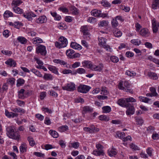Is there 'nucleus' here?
Instances as JSON below:
<instances>
[{"label":"nucleus","mask_w":159,"mask_h":159,"mask_svg":"<svg viewBox=\"0 0 159 159\" xmlns=\"http://www.w3.org/2000/svg\"><path fill=\"white\" fill-rule=\"evenodd\" d=\"M14 127L9 126L6 128L7 135L10 138L17 140L20 138V135L18 131H15Z\"/></svg>","instance_id":"1"},{"label":"nucleus","mask_w":159,"mask_h":159,"mask_svg":"<svg viewBox=\"0 0 159 159\" xmlns=\"http://www.w3.org/2000/svg\"><path fill=\"white\" fill-rule=\"evenodd\" d=\"M59 41L55 43V45L59 48L65 47L67 44V39L64 37H61L59 38Z\"/></svg>","instance_id":"2"},{"label":"nucleus","mask_w":159,"mask_h":159,"mask_svg":"<svg viewBox=\"0 0 159 159\" xmlns=\"http://www.w3.org/2000/svg\"><path fill=\"white\" fill-rule=\"evenodd\" d=\"M91 89V87L89 86L80 84L77 88V91L79 92L83 93H88Z\"/></svg>","instance_id":"3"},{"label":"nucleus","mask_w":159,"mask_h":159,"mask_svg":"<svg viewBox=\"0 0 159 159\" xmlns=\"http://www.w3.org/2000/svg\"><path fill=\"white\" fill-rule=\"evenodd\" d=\"M62 88L63 90L69 91H73L76 89L75 85V84L70 82L67 84L65 85L62 86Z\"/></svg>","instance_id":"4"},{"label":"nucleus","mask_w":159,"mask_h":159,"mask_svg":"<svg viewBox=\"0 0 159 159\" xmlns=\"http://www.w3.org/2000/svg\"><path fill=\"white\" fill-rule=\"evenodd\" d=\"M92 15L95 17H106L107 14L106 13H102L101 11L95 9L92 10L91 12Z\"/></svg>","instance_id":"5"},{"label":"nucleus","mask_w":159,"mask_h":159,"mask_svg":"<svg viewBox=\"0 0 159 159\" xmlns=\"http://www.w3.org/2000/svg\"><path fill=\"white\" fill-rule=\"evenodd\" d=\"M88 28L87 26H83L81 28V31L83 33L84 38L87 39H90V34L89 32Z\"/></svg>","instance_id":"6"},{"label":"nucleus","mask_w":159,"mask_h":159,"mask_svg":"<svg viewBox=\"0 0 159 159\" xmlns=\"http://www.w3.org/2000/svg\"><path fill=\"white\" fill-rule=\"evenodd\" d=\"M118 88L121 90H123L124 91L129 92L132 94L134 93L133 90L130 88V87H128V88H125L123 86V81H120L119 84Z\"/></svg>","instance_id":"7"},{"label":"nucleus","mask_w":159,"mask_h":159,"mask_svg":"<svg viewBox=\"0 0 159 159\" xmlns=\"http://www.w3.org/2000/svg\"><path fill=\"white\" fill-rule=\"evenodd\" d=\"M36 51L37 53H40L42 55L45 56L47 53L45 46L40 45L36 48Z\"/></svg>","instance_id":"8"},{"label":"nucleus","mask_w":159,"mask_h":159,"mask_svg":"<svg viewBox=\"0 0 159 159\" xmlns=\"http://www.w3.org/2000/svg\"><path fill=\"white\" fill-rule=\"evenodd\" d=\"M129 106L127 107V109L126 111V113L127 115H131L134 114L135 108L133 106L129 103Z\"/></svg>","instance_id":"9"},{"label":"nucleus","mask_w":159,"mask_h":159,"mask_svg":"<svg viewBox=\"0 0 159 159\" xmlns=\"http://www.w3.org/2000/svg\"><path fill=\"white\" fill-rule=\"evenodd\" d=\"M117 103L120 106L125 107H127L129 105V103L126 102V98L119 99L117 101Z\"/></svg>","instance_id":"10"},{"label":"nucleus","mask_w":159,"mask_h":159,"mask_svg":"<svg viewBox=\"0 0 159 159\" xmlns=\"http://www.w3.org/2000/svg\"><path fill=\"white\" fill-rule=\"evenodd\" d=\"M47 18L45 16L43 15L39 16V17L37 19L35 22L36 23L39 24H42L45 23L47 21Z\"/></svg>","instance_id":"11"},{"label":"nucleus","mask_w":159,"mask_h":159,"mask_svg":"<svg viewBox=\"0 0 159 159\" xmlns=\"http://www.w3.org/2000/svg\"><path fill=\"white\" fill-rule=\"evenodd\" d=\"M102 64H100L98 66L92 64L91 70L94 71H101L102 70Z\"/></svg>","instance_id":"12"},{"label":"nucleus","mask_w":159,"mask_h":159,"mask_svg":"<svg viewBox=\"0 0 159 159\" xmlns=\"http://www.w3.org/2000/svg\"><path fill=\"white\" fill-rule=\"evenodd\" d=\"M23 16L29 20H31L32 17H35L37 16L32 12L26 13V14H24Z\"/></svg>","instance_id":"13"},{"label":"nucleus","mask_w":159,"mask_h":159,"mask_svg":"<svg viewBox=\"0 0 159 159\" xmlns=\"http://www.w3.org/2000/svg\"><path fill=\"white\" fill-rule=\"evenodd\" d=\"M7 65L9 66L10 67H15L16 66V61L12 59H8L5 62Z\"/></svg>","instance_id":"14"},{"label":"nucleus","mask_w":159,"mask_h":159,"mask_svg":"<svg viewBox=\"0 0 159 159\" xmlns=\"http://www.w3.org/2000/svg\"><path fill=\"white\" fill-rule=\"evenodd\" d=\"M82 66L84 67H86L87 68H89L91 69L92 64L91 62L88 61H84L82 63Z\"/></svg>","instance_id":"15"},{"label":"nucleus","mask_w":159,"mask_h":159,"mask_svg":"<svg viewBox=\"0 0 159 159\" xmlns=\"http://www.w3.org/2000/svg\"><path fill=\"white\" fill-rule=\"evenodd\" d=\"M139 34L143 36H148L149 35L148 30L147 29L143 28L139 32Z\"/></svg>","instance_id":"16"},{"label":"nucleus","mask_w":159,"mask_h":159,"mask_svg":"<svg viewBox=\"0 0 159 159\" xmlns=\"http://www.w3.org/2000/svg\"><path fill=\"white\" fill-rule=\"evenodd\" d=\"M113 32L114 36L116 37H120L122 35V32L117 28L114 29Z\"/></svg>","instance_id":"17"},{"label":"nucleus","mask_w":159,"mask_h":159,"mask_svg":"<svg viewBox=\"0 0 159 159\" xmlns=\"http://www.w3.org/2000/svg\"><path fill=\"white\" fill-rule=\"evenodd\" d=\"M70 46L71 48L74 49L79 50L81 49V46L80 45L75 42H71L70 44Z\"/></svg>","instance_id":"18"},{"label":"nucleus","mask_w":159,"mask_h":159,"mask_svg":"<svg viewBox=\"0 0 159 159\" xmlns=\"http://www.w3.org/2000/svg\"><path fill=\"white\" fill-rule=\"evenodd\" d=\"M14 11L18 14H21L23 12V10L17 6L12 7Z\"/></svg>","instance_id":"19"},{"label":"nucleus","mask_w":159,"mask_h":159,"mask_svg":"<svg viewBox=\"0 0 159 159\" xmlns=\"http://www.w3.org/2000/svg\"><path fill=\"white\" fill-rule=\"evenodd\" d=\"M96 156H100L101 155H103L104 154L103 150H94L92 153Z\"/></svg>","instance_id":"20"},{"label":"nucleus","mask_w":159,"mask_h":159,"mask_svg":"<svg viewBox=\"0 0 159 159\" xmlns=\"http://www.w3.org/2000/svg\"><path fill=\"white\" fill-rule=\"evenodd\" d=\"M20 152L23 153L26 151L27 146L26 144L25 143H22L20 147Z\"/></svg>","instance_id":"21"},{"label":"nucleus","mask_w":159,"mask_h":159,"mask_svg":"<svg viewBox=\"0 0 159 159\" xmlns=\"http://www.w3.org/2000/svg\"><path fill=\"white\" fill-rule=\"evenodd\" d=\"M148 75L153 80H157L158 79V76L157 74L154 72H149L148 74Z\"/></svg>","instance_id":"22"},{"label":"nucleus","mask_w":159,"mask_h":159,"mask_svg":"<svg viewBox=\"0 0 159 159\" xmlns=\"http://www.w3.org/2000/svg\"><path fill=\"white\" fill-rule=\"evenodd\" d=\"M159 7V0H154L152 5V7L153 9H156Z\"/></svg>","instance_id":"23"},{"label":"nucleus","mask_w":159,"mask_h":159,"mask_svg":"<svg viewBox=\"0 0 159 159\" xmlns=\"http://www.w3.org/2000/svg\"><path fill=\"white\" fill-rule=\"evenodd\" d=\"M108 152L109 155L110 157L113 156L117 154L116 149L113 148H112L108 150Z\"/></svg>","instance_id":"24"},{"label":"nucleus","mask_w":159,"mask_h":159,"mask_svg":"<svg viewBox=\"0 0 159 159\" xmlns=\"http://www.w3.org/2000/svg\"><path fill=\"white\" fill-rule=\"evenodd\" d=\"M48 68L50 70L52 71L54 74L59 75L57 69L56 68L55 66H50L48 67Z\"/></svg>","instance_id":"25"},{"label":"nucleus","mask_w":159,"mask_h":159,"mask_svg":"<svg viewBox=\"0 0 159 159\" xmlns=\"http://www.w3.org/2000/svg\"><path fill=\"white\" fill-rule=\"evenodd\" d=\"M22 3L21 0H14L12 1L11 6L12 7L19 6Z\"/></svg>","instance_id":"26"},{"label":"nucleus","mask_w":159,"mask_h":159,"mask_svg":"<svg viewBox=\"0 0 159 159\" xmlns=\"http://www.w3.org/2000/svg\"><path fill=\"white\" fill-rule=\"evenodd\" d=\"M101 41H99L100 44L102 45V46L105 48H107V50H108L107 48H109V47L108 45H107L106 44V42L105 39L104 38H102V39L101 40Z\"/></svg>","instance_id":"27"},{"label":"nucleus","mask_w":159,"mask_h":159,"mask_svg":"<svg viewBox=\"0 0 159 159\" xmlns=\"http://www.w3.org/2000/svg\"><path fill=\"white\" fill-rule=\"evenodd\" d=\"M11 111L14 112H21L24 113L25 112V111L23 109L20 107H16L11 109Z\"/></svg>","instance_id":"28"},{"label":"nucleus","mask_w":159,"mask_h":159,"mask_svg":"<svg viewBox=\"0 0 159 159\" xmlns=\"http://www.w3.org/2000/svg\"><path fill=\"white\" fill-rule=\"evenodd\" d=\"M102 6L104 7H110L111 4L106 0H102L101 3Z\"/></svg>","instance_id":"29"},{"label":"nucleus","mask_w":159,"mask_h":159,"mask_svg":"<svg viewBox=\"0 0 159 159\" xmlns=\"http://www.w3.org/2000/svg\"><path fill=\"white\" fill-rule=\"evenodd\" d=\"M17 40L20 43L23 44H25L27 42V40L25 37H18L17 38Z\"/></svg>","instance_id":"30"},{"label":"nucleus","mask_w":159,"mask_h":159,"mask_svg":"<svg viewBox=\"0 0 159 159\" xmlns=\"http://www.w3.org/2000/svg\"><path fill=\"white\" fill-rule=\"evenodd\" d=\"M70 9L72 11L73 14L77 15L79 13V10L74 6H71L70 7Z\"/></svg>","instance_id":"31"},{"label":"nucleus","mask_w":159,"mask_h":159,"mask_svg":"<svg viewBox=\"0 0 159 159\" xmlns=\"http://www.w3.org/2000/svg\"><path fill=\"white\" fill-rule=\"evenodd\" d=\"M111 24L112 27L113 28L116 27L119 25V24L117 20H116V19L115 18L111 20Z\"/></svg>","instance_id":"32"},{"label":"nucleus","mask_w":159,"mask_h":159,"mask_svg":"<svg viewBox=\"0 0 159 159\" xmlns=\"http://www.w3.org/2000/svg\"><path fill=\"white\" fill-rule=\"evenodd\" d=\"M31 71L34 73L37 76L41 77H42V75L40 72L34 68H33L31 69Z\"/></svg>","instance_id":"33"},{"label":"nucleus","mask_w":159,"mask_h":159,"mask_svg":"<svg viewBox=\"0 0 159 159\" xmlns=\"http://www.w3.org/2000/svg\"><path fill=\"white\" fill-rule=\"evenodd\" d=\"M103 112L105 113H109L111 111V107L108 106H106L102 107Z\"/></svg>","instance_id":"34"},{"label":"nucleus","mask_w":159,"mask_h":159,"mask_svg":"<svg viewBox=\"0 0 159 159\" xmlns=\"http://www.w3.org/2000/svg\"><path fill=\"white\" fill-rule=\"evenodd\" d=\"M74 53V51L72 49L68 50L66 52V54L67 56L70 58L71 57H72V55H73Z\"/></svg>","instance_id":"35"},{"label":"nucleus","mask_w":159,"mask_h":159,"mask_svg":"<svg viewBox=\"0 0 159 159\" xmlns=\"http://www.w3.org/2000/svg\"><path fill=\"white\" fill-rule=\"evenodd\" d=\"M28 140L29 142L30 145L32 146H34L35 144V143L33 138L31 136L28 137Z\"/></svg>","instance_id":"36"},{"label":"nucleus","mask_w":159,"mask_h":159,"mask_svg":"<svg viewBox=\"0 0 159 159\" xmlns=\"http://www.w3.org/2000/svg\"><path fill=\"white\" fill-rule=\"evenodd\" d=\"M3 16L4 17L6 18L9 17L10 16L12 17L13 16V14L11 12L9 11H6L4 13Z\"/></svg>","instance_id":"37"},{"label":"nucleus","mask_w":159,"mask_h":159,"mask_svg":"<svg viewBox=\"0 0 159 159\" xmlns=\"http://www.w3.org/2000/svg\"><path fill=\"white\" fill-rule=\"evenodd\" d=\"M43 79L46 80H52V75L49 74H45L43 77Z\"/></svg>","instance_id":"38"},{"label":"nucleus","mask_w":159,"mask_h":159,"mask_svg":"<svg viewBox=\"0 0 159 159\" xmlns=\"http://www.w3.org/2000/svg\"><path fill=\"white\" fill-rule=\"evenodd\" d=\"M139 98L140 101L145 103H148L149 101L151 100L150 99H149L147 97L142 96L139 97Z\"/></svg>","instance_id":"39"},{"label":"nucleus","mask_w":159,"mask_h":159,"mask_svg":"<svg viewBox=\"0 0 159 159\" xmlns=\"http://www.w3.org/2000/svg\"><path fill=\"white\" fill-rule=\"evenodd\" d=\"M93 111V109H91L88 106H85L83 108V112L85 113L88 112H92Z\"/></svg>","instance_id":"40"},{"label":"nucleus","mask_w":159,"mask_h":159,"mask_svg":"<svg viewBox=\"0 0 159 159\" xmlns=\"http://www.w3.org/2000/svg\"><path fill=\"white\" fill-rule=\"evenodd\" d=\"M68 129V127L67 125H65L60 126L58 128L59 130L61 132H64Z\"/></svg>","instance_id":"41"},{"label":"nucleus","mask_w":159,"mask_h":159,"mask_svg":"<svg viewBox=\"0 0 159 159\" xmlns=\"http://www.w3.org/2000/svg\"><path fill=\"white\" fill-rule=\"evenodd\" d=\"M32 43L34 44H36L37 43H41L43 42L42 40L40 38L36 37L34 38L32 40Z\"/></svg>","instance_id":"42"},{"label":"nucleus","mask_w":159,"mask_h":159,"mask_svg":"<svg viewBox=\"0 0 159 159\" xmlns=\"http://www.w3.org/2000/svg\"><path fill=\"white\" fill-rule=\"evenodd\" d=\"M49 133L54 138H57L58 137V133L55 131L50 130Z\"/></svg>","instance_id":"43"},{"label":"nucleus","mask_w":159,"mask_h":159,"mask_svg":"<svg viewBox=\"0 0 159 159\" xmlns=\"http://www.w3.org/2000/svg\"><path fill=\"white\" fill-rule=\"evenodd\" d=\"M99 119L100 120L106 121H108L109 119V117L103 115H102L99 116Z\"/></svg>","instance_id":"44"},{"label":"nucleus","mask_w":159,"mask_h":159,"mask_svg":"<svg viewBox=\"0 0 159 159\" xmlns=\"http://www.w3.org/2000/svg\"><path fill=\"white\" fill-rule=\"evenodd\" d=\"M90 127L91 133L98 132L99 130L98 128H96L94 125H91Z\"/></svg>","instance_id":"45"},{"label":"nucleus","mask_w":159,"mask_h":159,"mask_svg":"<svg viewBox=\"0 0 159 159\" xmlns=\"http://www.w3.org/2000/svg\"><path fill=\"white\" fill-rule=\"evenodd\" d=\"M131 42L134 44L138 46L140 45L141 43L140 40H139L138 39H132L131 41Z\"/></svg>","instance_id":"46"},{"label":"nucleus","mask_w":159,"mask_h":159,"mask_svg":"<svg viewBox=\"0 0 159 159\" xmlns=\"http://www.w3.org/2000/svg\"><path fill=\"white\" fill-rule=\"evenodd\" d=\"M135 72L132 71L127 70L125 72V74L130 76H134L136 75Z\"/></svg>","instance_id":"47"},{"label":"nucleus","mask_w":159,"mask_h":159,"mask_svg":"<svg viewBox=\"0 0 159 159\" xmlns=\"http://www.w3.org/2000/svg\"><path fill=\"white\" fill-rule=\"evenodd\" d=\"M135 118L136 121L137 123V124L141 125L143 123V120L141 118L135 117Z\"/></svg>","instance_id":"48"},{"label":"nucleus","mask_w":159,"mask_h":159,"mask_svg":"<svg viewBox=\"0 0 159 159\" xmlns=\"http://www.w3.org/2000/svg\"><path fill=\"white\" fill-rule=\"evenodd\" d=\"M108 22L106 20H102L98 24L100 27H103L106 26L107 25Z\"/></svg>","instance_id":"49"},{"label":"nucleus","mask_w":159,"mask_h":159,"mask_svg":"<svg viewBox=\"0 0 159 159\" xmlns=\"http://www.w3.org/2000/svg\"><path fill=\"white\" fill-rule=\"evenodd\" d=\"M87 21L90 23H94L96 22V19L95 18L91 17L88 18Z\"/></svg>","instance_id":"50"},{"label":"nucleus","mask_w":159,"mask_h":159,"mask_svg":"<svg viewBox=\"0 0 159 159\" xmlns=\"http://www.w3.org/2000/svg\"><path fill=\"white\" fill-rule=\"evenodd\" d=\"M116 135L117 136V137L120 139H123L124 137L125 136V133L123 132H117L116 133Z\"/></svg>","instance_id":"51"},{"label":"nucleus","mask_w":159,"mask_h":159,"mask_svg":"<svg viewBox=\"0 0 159 159\" xmlns=\"http://www.w3.org/2000/svg\"><path fill=\"white\" fill-rule=\"evenodd\" d=\"M150 90L152 92L151 93L152 94L153 96H156L157 95V94L156 92V89L154 88L150 87Z\"/></svg>","instance_id":"52"},{"label":"nucleus","mask_w":159,"mask_h":159,"mask_svg":"<svg viewBox=\"0 0 159 159\" xmlns=\"http://www.w3.org/2000/svg\"><path fill=\"white\" fill-rule=\"evenodd\" d=\"M110 60L113 62L117 63L119 61L118 58L115 56H111L110 57Z\"/></svg>","instance_id":"53"},{"label":"nucleus","mask_w":159,"mask_h":159,"mask_svg":"<svg viewBox=\"0 0 159 159\" xmlns=\"http://www.w3.org/2000/svg\"><path fill=\"white\" fill-rule=\"evenodd\" d=\"M126 100L127 102H135L136 100L132 97H129L126 98Z\"/></svg>","instance_id":"54"},{"label":"nucleus","mask_w":159,"mask_h":159,"mask_svg":"<svg viewBox=\"0 0 159 159\" xmlns=\"http://www.w3.org/2000/svg\"><path fill=\"white\" fill-rule=\"evenodd\" d=\"M106 88L105 87H102V88L101 89V94L102 95H107L108 93V91L106 90Z\"/></svg>","instance_id":"55"},{"label":"nucleus","mask_w":159,"mask_h":159,"mask_svg":"<svg viewBox=\"0 0 159 159\" xmlns=\"http://www.w3.org/2000/svg\"><path fill=\"white\" fill-rule=\"evenodd\" d=\"M43 111H44L45 112H47L49 113H52V111L51 109H49L47 107H43L42 108Z\"/></svg>","instance_id":"56"},{"label":"nucleus","mask_w":159,"mask_h":159,"mask_svg":"<svg viewBox=\"0 0 159 159\" xmlns=\"http://www.w3.org/2000/svg\"><path fill=\"white\" fill-rule=\"evenodd\" d=\"M85 72V70L83 68H79L77 70V72L80 74H84Z\"/></svg>","instance_id":"57"},{"label":"nucleus","mask_w":159,"mask_h":159,"mask_svg":"<svg viewBox=\"0 0 159 159\" xmlns=\"http://www.w3.org/2000/svg\"><path fill=\"white\" fill-rule=\"evenodd\" d=\"M75 102H80L81 103H83L84 102V100L83 98L80 97L77 98L75 99Z\"/></svg>","instance_id":"58"},{"label":"nucleus","mask_w":159,"mask_h":159,"mask_svg":"<svg viewBox=\"0 0 159 159\" xmlns=\"http://www.w3.org/2000/svg\"><path fill=\"white\" fill-rule=\"evenodd\" d=\"M154 127L150 126L148 127L147 129V131L149 133H152L154 131Z\"/></svg>","instance_id":"59"},{"label":"nucleus","mask_w":159,"mask_h":159,"mask_svg":"<svg viewBox=\"0 0 159 159\" xmlns=\"http://www.w3.org/2000/svg\"><path fill=\"white\" fill-rule=\"evenodd\" d=\"M2 52L6 55H11L12 54L11 51L8 50H2Z\"/></svg>","instance_id":"60"},{"label":"nucleus","mask_w":159,"mask_h":159,"mask_svg":"<svg viewBox=\"0 0 159 159\" xmlns=\"http://www.w3.org/2000/svg\"><path fill=\"white\" fill-rule=\"evenodd\" d=\"M46 93L45 92H43L41 93L40 94V99L41 100H43L46 96Z\"/></svg>","instance_id":"61"},{"label":"nucleus","mask_w":159,"mask_h":159,"mask_svg":"<svg viewBox=\"0 0 159 159\" xmlns=\"http://www.w3.org/2000/svg\"><path fill=\"white\" fill-rule=\"evenodd\" d=\"M130 148L133 149H134V150H139V147H137V146L135 145L134 144H131L130 145Z\"/></svg>","instance_id":"62"},{"label":"nucleus","mask_w":159,"mask_h":159,"mask_svg":"<svg viewBox=\"0 0 159 159\" xmlns=\"http://www.w3.org/2000/svg\"><path fill=\"white\" fill-rule=\"evenodd\" d=\"M123 85L124 86L125 88H128V87H130L131 86L130 84L127 81H125L124 82H123Z\"/></svg>","instance_id":"63"},{"label":"nucleus","mask_w":159,"mask_h":159,"mask_svg":"<svg viewBox=\"0 0 159 159\" xmlns=\"http://www.w3.org/2000/svg\"><path fill=\"white\" fill-rule=\"evenodd\" d=\"M71 145L73 148H77L79 146V143L77 142H75L71 143Z\"/></svg>","instance_id":"64"}]
</instances>
